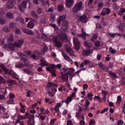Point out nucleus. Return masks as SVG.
Wrapping results in <instances>:
<instances>
[{
  "label": "nucleus",
  "mask_w": 125,
  "mask_h": 125,
  "mask_svg": "<svg viewBox=\"0 0 125 125\" xmlns=\"http://www.w3.org/2000/svg\"><path fill=\"white\" fill-rule=\"evenodd\" d=\"M104 5V3L101 1V2H99L98 3V9L99 10H101V9L102 8H103V5Z\"/></svg>",
  "instance_id": "36"
},
{
  "label": "nucleus",
  "mask_w": 125,
  "mask_h": 125,
  "mask_svg": "<svg viewBox=\"0 0 125 125\" xmlns=\"http://www.w3.org/2000/svg\"><path fill=\"white\" fill-rule=\"evenodd\" d=\"M109 51L110 53H112V54H115L116 52H117V51L115 50H114L112 47L109 48Z\"/></svg>",
  "instance_id": "51"
},
{
  "label": "nucleus",
  "mask_w": 125,
  "mask_h": 125,
  "mask_svg": "<svg viewBox=\"0 0 125 125\" xmlns=\"http://www.w3.org/2000/svg\"><path fill=\"white\" fill-rule=\"evenodd\" d=\"M50 21H51V22H54V21H55V14H52L50 15Z\"/></svg>",
  "instance_id": "38"
},
{
  "label": "nucleus",
  "mask_w": 125,
  "mask_h": 125,
  "mask_svg": "<svg viewBox=\"0 0 125 125\" xmlns=\"http://www.w3.org/2000/svg\"><path fill=\"white\" fill-rule=\"evenodd\" d=\"M21 58L24 60V64H23L21 62L16 63L15 64L16 68H24V67H28L29 66V64H30V62L27 57V56L25 55H21Z\"/></svg>",
  "instance_id": "1"
},
{
  "label": "nucleus",
  "mask_w": 125,
  "mask_h": 125,
  "mask_svg": "<svg viewBox=\"0 0 125 125\" xmlns=\"http://www.w3.org/2000/svg\"><path fill=\"white\" fill-rule=\"evenodd\" d=\"M94 123H95V121L94 119H92L90 121L89 125H93L94 124Z\"/></svg>",
  "instance_id": "60"
},
{
  "label": "nucleus",
  "mask_w": 125,
  "mask_h": 125,
  "mask_svg": "<svg viewBox=\"0 0 125 125\" xmlns=\"http://www.w3.org/2000/svg\"><path fill=\"white\" fill-rule=\"evenodd\" d=\"M27 118H28L29 120H31V121H33L34 122V115H29V116Z\"/></svg>",
  "instance_id": "61"
},
{
  "label": "nucleus",
  "mask_w": 125,
  "mask_h": 125,
  "mask_svg": "<svg viewBox=\"0 0 125 125\" xmlns=\"http://www.w3.org/2000/svg\"><path fill=\"white\" fill-rule=\"evenodd\" d=\"M99 67L101 70L103 71H105V72H107V71H108V68L106 66H105V64L102 63L99 64Z\"/></svg>",
  "instance_id": "15"
},
{
  "label": "nucleus",
  "mask_w": 125,
  "mask_h": 125,
  "mask_svg": "<svg viewBox=\"0 0 125 125\" xmlns=\"http://www.w3.org/2000/svg\"><path fill=\"white\" fill-rule=\"evenodd\" d=\"M2 69L3 71H4V74L5 75H11L12 74V70L11 69H7L6 67H3Z\"/></svg>",
  "instance_id": "19"
},
{
  "label": "nucleus",
  "mask_w": 125,
  "mask_h": 125,
  "mask_svg": "<svg viewBox=\"0 0 125 125\" xmlns=\"http://www.w3.org/2000/svg\"><path fill=\"white\" fill-rule=\"evenodd\" d=\"M67 125H73V122H72V121L71 120L67 121Z\"/></svg>",
  "instance_id": "63"
},
{
  "label": "nucleus",
  "mask_w": 125,
  "mask_h": 125,
  "mask_svg": "<svg viewBox=\"0 0 125 125\" xmlns=\"http://www.w3.org/2000/svg\"><path fill=\"white\" fill-rule=\"evenodd\" d=\"M117 125H124V121H123V120H119L118 121Z\"/></svg>",
  "instance_id": "58"
},
{
  "label": "nucleus",
  "mask_w": 125,
  "mask_h": 125,
  "mask_svg": "<svg viewBox=\"0 0 125 125\" xmlns=\"http://www.w3.org/2000/svg\"><path fill=\"white\" fill-rule=\"evenodd\" d=\"M62 55L63 58L65 59V60L68 61V62H70L71 64H73V63H74L73 60H72V59H71V58H70V57H69L68 55H66V54L62 53Z\"/></svg>",
  "instance_id": "14"
},
{
  "label": "nucleus",
  "mask_w": 125,
  "mask_h": 125,
  "mask_svg": "<svg viewBox=\"0 0 125 125\" xmlns=\"http://www.w3.org/2000/svg\"><path fill=\"white\" fill-rule=\"evenodd\" d=\"M31 58H33V59H34V60L38 59V57L36 56V55L35 54H33L32 55H31Z\"/></svg>",
  "instance_id": "59"
},
{
  "label": "nucleus",
  "mask_w": 125,
  "mask_h": 125,
  "mask_svg": "<svg viewBox=\"0 0 125 125\" xmlns=\"http://www.w3.org/2000/svg\"><path fill=\"white\" fill-rule=\"evenodd\" d=\"M22 32H32L31 30H29L27 28H22Z\"/></svg>",
  "instance_id": "62"
},
{
  "label": "nucleus",
  "mask_w": 125,
  "mask_h": 125,
  "mask_svg": "<svg viewBox=\"0 0 125 125\" xmlns=\"http://www.w3.org/2000/svg\"><path fill=\"white\" fill-rule=\"evenodd\" d=\"M47 51H48V48H47V46H44L43 47V50L38 51V54L40 55H44V52H47Z\"/></svg>",
  "instance_id": "17"
},
{
  "label": "nucleus",
  "mask_w": 125,
  "mask_h": 125,
  "mask_svg": "<svg viewBox=\"0 0 125 125\" xmlns=\"http://www.w3.org/2000/svg\"><path fill=\"white\" fill-rule=\"evenodd\" d=\"M83 10V2L80 1L78 3L76 4L72 9V11L74 13L78 12Z\"/></svg>",
  "instance_id": "2"
},
{
  "label": "nucleus",
  "mask_w": 125,
  "mask_h": 125,
  "mask_svg": "<svg viewBox=\"0 0 125 125\" xmlns=\"http://www.w3.org/2000/svg\"><path fill=\"white\" fill-rule=\"evenodd\" d=\"M120 7L117 5L116 3H114L113 5V8L114 10H117L118 8H119Z\"/></svg>",
  "instance_id": "50"
},
{
  "label": "nucleus",
  "mask_w": 125,
  "mask_h": 125,
  "mask_svg": "<svg viewBox=\"0 0 125 125\" xmlns=\"http://www.w3.org/2000/svg\"><path fill=\"white\" fill-rule=\"evenodd\" d=\"M83 54L85 56H88V55H89L92 52L90 49L83 50Z\"/></svg>",
  "instance_id": "21"
},
{
  "label": "nucleus",
  "mask_w": 125,
  "mask_h": 125,
  "mask_svg": "<svg viewBox=\"0 0 125 125\" xmlns=\"http://www.w3.org/2000/svg\"><path fill=\"white\" fill-rule=\"evenodd\" d=\"M83 44L86 47H88L89 48H90L92 46V44L91 43H88L87 42L85 41L83 43Z\"/></svg>",
  "instance_id": "37"
},
{
  "label": "nucleus",
  "mask_w": 125,
  "mask_h": 125,
  "mask_svg": "<svg viewBox=\"0 0 125 125\" xmlns=\"http://www.w3.org/2000/svg\"><path fill=\"white\" fill-rule=\"evenodd\" d=\"M52 69H55V68H57V69H61V67H62V64H58L57 65H55L54 64H50L49 65Z\"/></svg>",
  "instance_id": "16"
},
{
  "label": "nucleus",
  "mask_w": 125,
  "mask_h": 125,
  "mask_svg": "<svg viewBox=\"0 0 125 125\" xmlns=\"http://www.w3.org/2000/svg\"><path fill=\"white\" fill-rule=\"evenodd\" d=\"M125 12V8H121L120 11L118 12V15L122 16V15H124V13Z\"/></svg>",
  "instance_id": "35"
},
{
  "label": "nucleus",
  "mask_w": 125,
  "mask_h": 125,
  "mask_svg": "<svg viewBox=\"0 0 125 125\" xmlns=\"http://www.w3.org/2000/svg\"><path fill=\"white\" fill-rule=\"evenodd\" d=\"M50 26H51V27H52V28H54L55 31L58 30V26H57V25H56V24H54L53 23H51L50 24Z\"/></svg>",
  "instance_id": "43"
},
{
  "label": "nucleus",
  "mask_w": 125,
  "mask_h": 125,
  "mask_svg": "<svg viewBox=\"0 0 125 125\" xmlns=\"http://www.w3.org/2000/svg\"><path fill=\"white\" fill-rule=\"evenodd\" d=\"M73 100V98L69 96L68 97L66 100H62V103H66V104H69V102H71Z\"/></svg>",
  "instance_id": "22"
},
{
  "label": "nucleus",
  "mask_w": 125,
  "mask_h": 125,
  "mask_svg": "<svg viewBox=\"0 0 125 125\" xmlns=\"http://www.w3.org/2000/svg\"><path fill=\"white\" fill-rule=\"evenodd\" d=\"M109 75H110V77L112 78H114V79H117L118 78V76L117 75L111 71H108Z\"/></svg>",
  "instance_id": "34"
},
{
  "label": "nucleus",
  "mask_w": 125,
  "mask_h": 125,
  "mask_svg": "<svg viewBox=\"0 0 125 125\" xmlns=\"http://www.w3.org/2000/svg\"><path fill=\"white\" fill-rule=\"evenodd\" d=\"M93 94L91 93V92L87 94V97H88V99H89V100H92L93 97Z\"/></svg>",
  "instance_id": "46"
},
{
  "label": "nucleus",
  "mask_w": 125,
  "mask_h": 125,
  "mask_svg": "<svg viewBox=\"0 0 125 125\" xmlns=\"http://www.w3.org/2000/svg\"><path fill=\"white\" fill-rule=\"evenodd\" d=\"M6 83L3 77L0 76V84Z\"/></svg>",
  "instance_id": "47"
},
{
  "label": "nucleus",
  "mask_w": 125,
  "mask_h": 125,
  "mask_svg": "<svg viewBox=\"0 0 125 125\" xmlns=\"http://www.w3.org/2000/svg\"><path fill=\"white\" fill-rule=\"evenodd\" d=\"M9 26L11 29H14V28H16V24L14 22H10Z\"/></svg>",
  "instance_id": "39"
},
{
  "label": "nucleus",
  "mask_w": 125,
  "mask_h": 125,
  "mask_svg": "<svg viewBox=\"0 0 125 125\" xmlns=\"http://www.w3.org/2000/svg\"><path fill=\"white\" fill-rule=\"evenodd\" d=\"M41 1V0H33V2L35 4H39Z\"/></svg>",
  "instance_id": "57"
},
{
  "label": "nucleus",
  "mask_w": 125,
  "mask_h": 125,
  "mask_svg": "<svg viewBox=\"0 0 125 125\" xmlns=\"http://www.w3.org/2000/svg\"><path fill=\"white\" fill-rule=\"evenodd\" d=\"M52 41L56 47L60 48V47H61L62 45H63V44L62 42H61V41L58 40V38L57 36H54L52 38Z\"/></svg>",
  "instance_id": "4"
},
{
  "label": "nucleus",
  "mask_w": 125,
  "mask_h": 125,
  "mask_svg": "<svg viewBox=\"0 0 125 125\" xmlns=\"http://www.w3.org/2000/svg\"><path fill=\"white\" fill-rule=\"evenodd\" d=\"M57 35L58 37H59V39H61L63 42H68V37L67 36V34L63 32H57Z\"/></svg>",
  "instance_id": "3"
},
{
  "label": "nucleus",
  "mask_w": 125,
  "mask_h": 125,
  "mask_svg": "<svg viewBox=\"0 0 125 125\" xmlns=\"http://www.w3.org/2000/svg\"><path fill=\"white\" fill-rule=\"evenodd\" d=\"M7 82L9 83H14V84H16V82H15V81L14 80H8Z\"/></svg>",
  "instance_id": "53"
},
{
  "label": "nucleus",
  "mask_w": 125,
  "mask_h": 125,
  "mask_svg": "<svg viewBox=\"0 0 125 125\" xmlns=\"http://www.w3.org/2000/svg\"><path fill=\"white\" fill-rule=\"evenodd\" d=\"M125 23H121L119 25V30L121 31L122 32H124L125 31Z\"/></svg>",
  "instance_id": "32"
},
{
  "label": "nucleus",
  "mask_w": 125,
  "mask_h": 125,
  "mask_svg": "<svg viewBox=\"0 0 125 125\" xmlns=\"http://www.w3.org/2000/svg\"><path fill=\"white\" fill-rule=\"evenodd\" d=\"M64 49L66 50L67 53L70 56H76L75 54V51L72 49V48L69 46V45L66 44L64 45Z\"/></svg>",
  "instance_id": "5"
},
{
  "label": "nucleus",
  "mask_w": 125,
  "mask_h": 125,
  "mask_svg": "<svg viewBox=\"0 0 125 125\" xmlns=\"http://www.w3.org/2000/svg\"><path fill=\"white\" fill-rule=\"evenodd\" d=\"M70 73V71H68V72L66 74H63L62 73V79L63 80H66V82H68V80H69V77H68V75H69Z\"/></svg>",
  "instance_id": "27"
},
{
  "label": "nucleus",
  "mask_w": 125,
  "mask_h": 125,
  "mask_svg": "<svg viewBox=\"0 0 125 125\" xmlns=\"http://www.w3.org/2000/svg\"><path fill=\"white\" fill-rule=\"evenodd\" d=\"M73 42L75 49L77 51L80 50V48H81V45L80 44V42H79V40H78L77 38L74 37L73 38Z\"/></svg>",
  "instance_id": "6"
},
{
  "label": "nucleus",
  "mask_w": 125,
  "mask_h": 125,
  "mask_svg": "<svg viewBox=\"0 0 125 125\" xmlns=\"http://www.w3.org/2000/svg\"><path fill=\"white\" fill-rule=\"evenodd\" d=\"M86 34H85V33L82 32V34H78L77 35V37L78 38H83V39L85 40V39H86Z\"/></svg>",
  "instance_id": "30"
},
{
  "label": "nucleus",
  "mask_w": 125,
  "mask_h": 125,
  "mask_svg": "<svg viewBox=\"0 0 125 125\" xmlns=\"http://www.w3.org/2000/svg\"><path fill=\"white\" fill-rule=\"evenodd\" d=\"M41 2L43 6H46V5H49V0H41Z\"/></svg>",
  "instance_id": "28"
},
{
  "label": "nucleus",
  "mask_w": 125,
  "mask_h": 125,
  "mask_svg": "<svg viewBox=\"0 0 125 125\" xmlns=\"http://www.w3.org/2000/svg\"><path fill=\"white\" fill-rule=\"evenodd\" d=\"M87 17L85 15L81 16L79 18L80 21L83 23H86L87 22Z\"/></svg>",
  "instance_id": "20"
},
{
  "label": "nucleus",
  "mask_w": 125,
  "mask_h": 125,
  "mask_svg": "<svg viewBox=\"0 0 125 125\" xmlns=\"http://www.w3.org/2000/svg\"><path fill=\"white\" fill-rule=\"evenodd\" d=\"M74 2V0H66L65 4L67 7H71Z\"/></svg>",
  "instance_id": "18"
},
{
  "label": "nucleus",
  "mask_w": 125,
  "mask_h": 125,
  "mask_svg": "<svg viewBox=\"0 0 125 125\" xmlns=\"http://www.w3.org/2000/svg\"><path fill=\"white\" fill-rule=\"evenodd\" d=\"M14 2H15V0H8L7 4V8H12L13 5H14Z\"/></svg>",
  "instance_id": "13"
},
{
  "label": "nucleus",
  "mask_w": 125,
  "mask_h": 125,
  "mask_svg": "<svg viewBox=\"0 0 125 125\" xmlns=\"http://www.w3.org/2000/svg\"><path fill=\"white\" fill-rule=\"evenodd\" d=\"M41 23L42 24H43L44 25H45V24H46V20H45V18H42L41 20Z\"/></svg>",
  "instance_id": "52"
},
{
  "label": "nucleus",
  "mask_w": 125,
  "mask_h": 125,
  "mask_svg": "<svg viewBox=\"0 0 125 125\" xmlns=\"http://www.w3.org/2000/svg\"><path fill=\"white\" fill-rule=\"evenodd\" d=\"M62 30L65 32L69 27V21H64L62 24Z\"/></svg>",
  "instance_id": "12"
},
{
  "label": "nucleus",
  "mask_w": 125,
  "mask_h": 125,
  "mask_svg": "<svg viewBox=\"0 0 125 125\" xmlns=\"http://www.w3.org/2000/svg\"><path fill=\"white\" fill-rule=\"evenodd\" d=\"M122 84H125V78H122Z\"/></svg>",
  "instance_id": "64"
},
{
  "label": "nucleus",
  "mask_w": 125,
  "mask_h": 125,
  "mask_svg": "<svg viewBox=\"0 0 125 125\" xmlns=\"http://www.w3.org/2000/svg\"><path fill=\"white\" fill-rule=\"evenodd\" d=\"M66 15H61L59 19L57 20V22L59 25H61V22L65 21V19H66Z\"/></svg>",
  "instance_id": "11"
},
{
  "label": "nucleus",
  "mask_w": 125,
  "mask_h": 125,
  "mask_svg": "<svg viewBox=\"0 0 125 125\" xmlns=\"http://www.w3.org/2000/svg\"><path fill=\"white\" fill-rule=\"evenodd\" d=\"M121 102H122V97L121 96H119L117 97V104H120Z\"/></svg>",
  "instance_id": "49"
},
{
  "label": "nucleus",
  "mask_w": 125,
  "mask_h": 125,
  "mask_svg": "<svg viewBox=\"0 0 125 125\" xmlns=\"http://www.w3.org/2000/svg\"><path fill=\"white\" fill-rule=\"evenodd\" d=\"M46 69L47 71H48V72H50L52 77H56V74L55 73L56 70L54 69V68H52L50 66L46 67Z\"/></svg>",
  "instance_id": "9"
},
{
  "label": "nucleus",
  "mask_w": 125,
  "mask_h": 125,
  "mask_svg": "<svg viewBox=\"0 0 125 125\" xmlns=\"http://www.w3.org/2000/svg\"><path fill=\"white\" fill-rule=\"evenodd\" d=\"M6 17L7 18H9L10 19H13L14 18V16H13V14L11 13V12H8L6 14Z\"/></svg>",
  "instance_id": "31"
},
{
  "label": "nucleus",
  "mask_w": 125,
  "mask_h": 125,
  "mask_svg": "<svg viewBox=\"0 0 125 125\" xmlns=\"http://www.w3.org/2000/svg\"><path fill=\"white\" fill-rule=\"evenodd\" d=\"M96 29H98V30H102V25L100 24H97Z\"/></svg>",
  "instance_id": "56"
},
{
  "label": "nucleus",
  "mask_w": 125,
  "mask_h": 125,
  "mask_svg": "<svg viewBox=\"0 0 125 125\" xmlns=\"http://www.w3.org/2000/svg\"><path fill=\"white\" fill-rule=\"evenodd\" d=\"M17 21H19L22 24H24V23H25V21L24 20V19L22 18L21 17H18L17 19Z\"/></svg>",
  "instance_id": "41"
},
{
  "label": "nucleus",
  "mask_w": 125,
  "mask_h": 125,
  "mask_svg": "<svg viewBox=\"0 0 125 125\" xmlns=\"http://www.w3.org/2000/svg\"><path fill=\"white\" fill-rule=\"evenodd\" d=\"M27 27L28 28H29L30 29H33L34 27H35V23L33 21H31L27 24Z\"/></svg>",
  "instance_id": "24"
},
{
  "label": "nucleus",
  "mask_w": 125,
  "mask_h": 125,
  "mask_svg": "<svg viewBox=\"0 0 125 125\" xmlns=\"http://www.w3.org/2000/svg\"><path fill=\"white\" fill-rule=\"evenodd\" d=\"M97 39H98V34L96 33L93 35L91 40L92 42H94L95 40H97Z\"/></svg>",
  "instance_id": "42"
},
{
  "label": "nucleus",
  "mask_w": 125,
  "mask_h": 125,
  "mask_svg": "<svg viewBox=\"0 0 125 125\" xmlns=\"http://www.w3.org/2000/svg\"><path fill=\"white\" fill-rule=\"evenodd\" d=\"M95 45L96 46V47H100V46L101 45V43L99 41H96L95 42Z\"/></svg>",
  "instance_id": "48"
},
{
  "label": "nucleus",
  "mask_w": 125,
  "mask_h": 125,
  "mask_svg": "<svg viewBox=\"0 0 125 125\" xmlns=\"http://www.w3.org/2000/svg\"><path fill=\"white\" fill-rule=\"evenodd\" d=\"M7 42L9 43H11V42H14V37H13V35L12 34H11L9 38L7 39Z\"/></svg>",
  "instance_id": "23"
},
{
  "label": "nucleus",
  "mask_w": 125,
  "mask_h": 125,
  "mask_svg": "<svg viewBox=\"0 0 125 125\" xmlns=\"http://www.w3.org/2000/svg\"><path fill=\"white\" fill-rule=\"evenodd\" d=\"M18 119L22 120H25V119H27V117H26V116L20 115L18 116Z\"/></svg>",
  "instance_id": "45"
},
{
  "label": "nucleus",
  "mask_w": 125,
  "mask_h": 125,
  "mask_svg": "<svg viewBox=\"0 0 125 125\" xmlns=\"http://www.w3.org/2000/svg\"><path fill=\"white\" fill-rule=\"evenodd\" d=\"M19 9L21 11H23V9L27 8V1L24 0L21 3V5L19 6Z\"/></svg>",
  "instance_id": "10"
},
{
  "label": "nucleus",
  "mask_w": 125,
  "mask_h": 125,
  "mask_svg": "<svg viewBox=\"0 0 125 125\" xmlns=\"http://www.w3.org/2000/svg\"><path fill=\"white\" fill-rule=\"evenodd\" d=\"M62 104H61V103H57L56 105V106L54 107V110L55 111H56V112H59V107H61V105Z\"/></svg>",
  "instance_id": "26"
},
{
  "label": "nucleus",
  "mask_w": 125,
  "mask_h": 125,
  "mask_svg": "<svg viewBox=\"0 0 125 125\" xmlns=\"http://www.w3.org/2000/svg\"><path fill=\"white\" fill-rule=\"evenodd\" d=\"M112 11L110 8H104L101 12L102 16H105V15H109Z\"/></svg>",
  "instance_id": "7"
},
{
  "label": "nucleus",
  "mask_w": 125,
  "mask_h": 125,
  "mask_svg": "<svg viewBox=\"0 0 125 125\" xmlns=\"http://www.w3.org/2000/svg\"><path fill=\"white\" fill-rule=\"evenodd\" d=\"M23 43H24V40L21 39L20 40H18L17 42H15L13 43L14 46H15V47H21L22 46Z\"/></svg>",
  "instance_id": "8"
},
{
  "label": "nucleus",
  "mask_w": 125,
  "mask_h": 125,
  "mask_svg": "<svg viewBox=\"0 0 125 125\" xmlns=\"http://www.w3.org/2000/svg\"><path fill=\"white\" fill-rule=\"evenodd\" d=\"M31 15L33 18H35L36 19H38V14H37V13L35 12V11H31Z\"/></svg>",
  "instance_id": "33"
},
{
  "label": "nucleus",
  "mask_w": 125,
  "mask_h": 125,
  "mask_svg": "<svg viewBox=\"0 0 125 125\" xmlns=\"http://www.w3.org/2000/svg\"><path fill=\"white\" fill-rule=\"evenodd\" d=\"M7 104H14V100L11 99L7 101Z\"/></svg>",
  "instance_id": "55"
},
{
  "label": "nucleus",
  "mask_w": 125,
  "mask_h": 125,
  "mask_svg": "<svg viewBox=\"0 0 125 125\" xmlns=\"http://www.w3.org/2000/svg\"><path fill=\"white\" fill-rule=\"evenodd\" d=\"M24 33H25L28 36H34V33L33 32H24Z\"/></svg>",
  "instance_id": "54"
},
{
  "label": "nucleus",
  "mask_w": 125,
  "mask_h": 125,
  "mask_svg": "<svg viewBox=\"0 0 125 125\" xmlns=\"http://www.w3.org/2000/svg\"><path fill=\"white\" fill-rule=\"evenodd\" d=\"M58 10L60 12H62L64 10V5L62 4H59L58 6Z\"/></svg>",
  "instance_id": "29"
},
{
  "label": "nucleus",
  "mask_w": 125,
  "mask_h": 125,
  "mask_svg": "<svg viewBox=\"0 0 125 125\" xmlns=\"http://www.w3.org/2000/svg\"><path fill=\"white\" fill-rule=\"evenodd\" d=\"M6 21L3 18H0V24L1 25H4L5 24Z\"/></svg>",
  "instance_id": "44"
},
{
  "label": "nucleus",
  "mask_w": 125,
  "mask_h": 125,
  "mask_svg": "<svg viewBox=\"0 0 125 125\" xmlns=\"http://www.w3.org/2000/svg\"><path fill=\"white\" fill-rule=\"evenodd\" d=\"M84 64L85 66H88L91 64V62L88 60H85L84 61Z\"/></svg>",
  "instance_id": "40"
},
{
  "label": "nucleus",
  "mask_w": 125,
  "mask_h": 125,
  "mask_svg": "<svg viewBox=\"0 0 125 125\" xmlns=\"http://www.w3.org/2000/svg\"><path fill=\"white\" fill-rule=\"evenodd\" d=\"M42 67H44V66H47L48 65V62H46V61H44L43 60H41V63L39 64Z\"/></svg>",
  "instance_id": "25"
}]
</instances>
